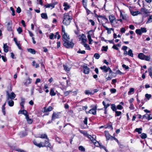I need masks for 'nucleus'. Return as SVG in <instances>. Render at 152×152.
I'll use <instances>...</instances> for the list:
<instances>
[{"mask_svg": "<svg viewBox=\"0 0 152 152\" xmlns=\"http://www.w3.org/2000/svg\"><path fill=\"white\" fill-rule=\"evenodd\" d=\"M141 11L145 14H147L149 12L148 10L144 8H142L141 9Z\"/></svg>", "mask_w": 152, "mask_h": 152, "instance_id": "nucleus-32", "label": "nucleus"}, {"mask_svg": "<svg viewBox=\"0 0 152 152\" xmlns=\"http://www.w3.org/2000/svg\"><path fill=\"white\" fill-rule=\"evenodd\" d=\"M53 110V108L51 106H49L48 107H45L43 109V112H47Z\"/></svg>", "mask_w": 152, "mask_h": 152, "instance_id": "nucleus-13", "label": "nucleus"}, {"mask_svg": "<svg viewBox=\"0 0 152 152\" xmlns=\"http://www.w3.org/2000/svg\"><path fill=\"white\" fill-rule=\"evenodd\" d=\"M115 116H118L120 115L121 114V111H115Z\"/></svg>", "mask_w": 152, "mask_h": 152, "instance_id": "nucleus-44", "label": "nucleus"}, {"mask_svg": "<svg viewBox=\"0 0 152 152\" xmlns=\"http://www.w3.org/2000/svg\"><path fill=\"white\" fill-rule=\"evenodd\" d=\"M8 46L7 45L6 43L4 44L3 48L4 51L5 53H7L8 51Z\"/></svg>", "mask_w": 152, "mask_h": 152, "instance_id": "nucleus-22", "label": "nucleus"}, {"mask_svg": "<svg viewBox=\"0 0 152 152\" xmlns=\"http://www.w3.org/2000/svg\"><path fill=\"white\" fill-rule=\"evenodd\" d=\"M41 17L45 19H47L48 18V17L46 13H42L41 14Z\"/></svg>", "mask_w": 152, "mask_h": 152, "instance_id": "nucleus-26", "label": "nucleus"}, {"mask_svg": "<svg viewBox=\"0 0 152 152\" xmlns=\"http://www.w3.org/2000/svg\"><path fill=\"white\" fill-rule=\"evenodd\" d=\"M70 39L69 36L63 39V40L64 42L63 45L67 48H72L74 47V44L72 41H69Z\"/></svg>", "mask_w": 152, "mask_h": 152, "instance_id": "nucleus-1", "label": "nucleus"}, {"mask_svg": "<svg viewBox=\"0 0 152 152\" xmlns=\"http://www.w3.org/2000/svg\"><path fill=\"white\" fill-rule=\"evenodd\" d=\"M83 36H84V38H82V41L83 43H84L86 41V38L84 36V34H83Z\"/></svg>", "mask_w": 152, "mask_h": 152, "instance_id": "nucleus-59", "label": "nucleus"}, {"mask_svg": "<svg viewBox=\"0 0 152 152\" xmlns=\"http://www.w3.org/2000/svg\"><path fill=\"white\" fill-rule=\"evenodd\" d=\"M10 10L12 12V15L13 16H14L15 15V11L14 9V8L12 7H10Z\"/></svg>", "mask_w": 152, "mask_h": 152, "instance_id": "nucleus-56", "label": "nucleus"}, {"mask_svg": "<svg viewBox=\"0 0 152 152\" xmlns=\"http://www.w3.org/2000/svg\"><path fill=\"white\" fill-rule=\"evenodd\" d=\"M27 135V134L25 132V133L24 132H22L20 133V137H23L24 136H26Z\"/></svg>", "mask_w": 152, "mask_h": 152, "instance_id": "nucleus-64", "label": "nucleus"}, {"mask_svg": "<svg viewBox=\"0 0 152 152\" xmlns=\"http://www.w3.org/2000/svg\"><path fill=\"white\" fill-rule=\"evenodd\" d=\"M63 6L64 7V10H66L70 8V6L66 2H64L63 4Z\"/></svg>", "mask_w": 152, "mask_h": 152, "instance_id": "nucleus-20", "label": "nucleus"}, {"mask_svg": "<svg viewBox=\"0 0 152 152\" xmlns=\"http://www.w3.org/2000/svg\"><path fill=\"white\" fill-rule=\"evenodd\" d=\"M59 113H53L52 117V121H53L56 118H59Z\"/></svg>", "mask_w": 152, "mask_h": 152, "instance_id": "nucleus-10", "label": "nucleus"}, {"mask_svg": "<svg viewBox=\"0 0 152 152\" xmlns=\"http://www.w3.org/2000/svg\"><path fill=\"white\" fill-rule=\"evenodd\" d=\"M12 99L9 100H7L8 102V104L9 105L10 107H12L13 106L14 104V102L12 100Z\"/></svg>", "mask_w": 152, "mask_h": 152, "instance_id": "nucleus-24", "label": "nucleus"}, {"mask_svg": "<svg viewBox=\"0 0 152 152\" xmlns=\"http://www.w3.org/2000/svg\"><path fill=\"white\" fill-rule=\"evenodd\" d=\"M145 55L142 53H139L138 56V58L140 59L144 60L145 59Z\"/></svg>", "mask_w": 152, "mask_h": 152, "instance_id": "nucleus-19", "label": "nucleus"}, {"mask_svg": "<svg viewBox=\"0 0 152 152\" xmlns=\"http://www.w3.org/2000/svg\"><path fill=\"white\" fill-rule=\"evenodd\" d=\"M109 18L110 22L112 23L115 19V18L113 16L110 15L109 16Z\"/></svg>", "mask_w": 152, "mask_h": 152, "instance_id": "nucleus-25", "label": "nucleus"}, {"mask_svg": "<svg viewBox=\"0 0 152 152\" xmlns=\"http://www.w3.org/2000/svg\"><path fill=\"white\" fill-rule=\"evenodd\" d=\"M145 97L148 100L151 97V94H146L145 95Z\"/></svg>", "mask_w": 152, "mask_h": 152, "instance_id": "nucleus-61", "label": "nucleus"}, {"mask_svg": "<svg viewBox=\"0 0 152 152\" xmlns=\"http://www.w3.org/2000/svg\"><path fill=\"white\" fill-rule=\"evenodd\" d=\"M134 89L133 88H130L129 91L128 92V94L130 95L132 94V92H134Z\"/></svg>", "mask_w": 152, "mask_h": 152, "instance_id": "nucleus-50", "label": "nucleus"}, {"mask_svg": "<svg viewBox=\"0 0 152 152\" xmlns=\"http://www.w3.org/2000/svg\"><path fill=\"white\" fill-rule=\"evenodd\" d=\"M144 58L145 59L144 60H145L146 61H149L150 60V58L148 56L145 55Z\"/></svg>", "mask_w": 152, "mask_h": 152, "instance_id": "nucleus-62", "label": "nucleus"}, {"mask_svg": "<svg viewBox=\"0 0 152 152\" xmlns=\"http://www.w3.org/2000/svg\"><path fill=\"white\" fill-rule=\"evenodd\" d=\"M50 94L51 96H54L56 95V93L55 92L53 89L51 88L50 91Z\"/></svg>", "mask_w": 152, "mask_h": 152, "instance_id": "nucleus-31", "label": "nucleus"}, {"mask_svg": "<svg viewBox=\"0 0 152 152\" xmlns=\"http://www.w3.org/2000/svg\"><path fill=\"white\" fill-rule=\"evenodd\" d=\"M6 104V102H5L4 104L3 105L2 107V113L3 114L5 115V106Z\"/></svg>", "mask_w": 152, "mask_h": 152, "instance_id": "nucleus-30", "label": "nucleus"}, {"mask_svg": "<svg viewBox=\"0 0 152 152\" xmlns=\"http://www.w3.org/2000/svg\"><path fill=\"white\" fill-rule=\"evenodd\" d=\"M140 137L142 139H144L147 137V135L145 134L142 133L141 134Z\"/></svg>", "mask_w": 152, "mask_h": 152, "instance_id": "nucleus-49", "label": "nucleus"}, {"mask_svg": "<svg viewBox=\"0 0 152 152\" xmlns=\"http://www.w3.org/2000/svg\"><path fill=\"white\" fill-rule=\"evenodd\" d=\"M72 19V17L69 15L68 14H65L63 17L62 22L64 25L68 26L70 24Z\"/></svg>", "mask_w": 152, "mask_h": 152, "instance_id": "nucleus-2", "label": "nucleus"}, {"mask_svg": "<svg viewBox=\"0 0 152 152\" xmlns=\"http://www.w3.org/2000/svg\"><path fill=\"white\" fill-rule=\"evenodd\" d=\"M12 22L11 21L8 22L7 23V30L9 31H12Z\"/></svg>", "mask_w": 152, "mask_h": 152, "instance_id": "nucleus-12", "label": "nucleus"}, {"mask_svg": "<svg viewBox=\"0 0 152 152\" xmlns=\"http://www.w3.org/2000/svg\"><path fill=\"white\" fill-rule=\"evenodd\" d=\"M32 65L34 66L35 68H37L39 67V64H37L36 63L35 61H33L32 62Z\"/></svg>", "mask_w": 152, "mask_h": 152, "instance_id": "nucleus-29", "label": "nucleus"}, {"mask_svg": "<svg viewBox=\"0 0 152 152\" xmlns=\"http://www.w3.org/2000/svg\"><path fill=\"white\" fill-rule=\"evenodd\" d=\"M54 35L53 34L50 33L49 36V38L51 39H53L54 38Z\"/></svg>", "mask_w": 152, "mask_h": 152, "instance_id": "nucleus-51", "label": "nucleus"}, {"mask_svg": "<svg viewBox=\"0 0 152 152\" xmlns=\"http://www.w3.org/2000/svg\"><path fill=\"white\" fill-rule=\"evenodd\" d=\"M47 140H45V141L44 144L43 145H45L46 146L45 147H50L51 145L50 143H49V138L46 139Z\"/></svg>", "mask_w": 152, "mask_h": 152, "instance_id": "nucleus-14", "label": "nucleus"}, {"mask_svg": "<svg viewBox=\"0 0 152 152\" xmlns=\"http://www.w3.org/2000/svg\"><path fill=\"white\" fill-rule=\"evenodd\" d=\"M17 31L18 32V33L19 34L21 33L23 31L22 28L20 27H19L18 28H17Z\"/></svg>", "mask_w": 152, "mask_h": 152, "instance_id": "nucleus-57", "label": "nucleus"}, {"mask_svg": "<svg viewBox=\"0 0 152 152\" xmlns=\"http://www.w3.org/2000/svg\"><path fill=\"white\" fill-rule=\"evenodd\" d=\"M128 55L131 57H133V54L132 53V51L131 49H130L128 50Z\"/></svg>", "mask_w": 152, "mask_h": 152, "instance_id": "nucleus-33", "label": "nucleus"}, {"mask_svg": "<svg viewBox=\"0 0 152 152\" xmlns=\"http://www.w3.org/2000/svg\"><path fill=\"white\" fill-rule=\"evenodd\" d=\"M62 38L63 39L66 38L67 37H68V35H67V34L65 32V29L64 28V26H62Z\"/></svg>", "mask_w": 152, "mask_h": 152, "instance_id": "nucleus-7", "label": "nucleus"}, {"mask_svg": "<svg viewBox=\"0 0 152 152\" xmlns=\"http://www.w3.org/2000/svg\"><path fill=\"white\" fill-rule=\"evenodd\" d=\"M110 91L111 93H114L116 92V90L115 88H111L110 89Z\"/></svg>", "mask_w": 152, "mask_h": 152, "instance_id": "nucleus-63", "label": "nucleus"}, {"mask_svg": "<svg viewBox=\"0 0 152 152\" xmlns=\"http://www.w3.org/2000/svg\"><path fill=\"white\" fill-rule=\"evenodd\" d=\"M26 118L28 123L29 124H31L32 123L33 120L32 119L29 118L28 115H27Z\"/></svg>", "mask_w": 152, "mask_h": 152, "instance_id": "nucleus-21", "label": "nucleus"}, {"mask_svg": "<svg viewBox=\"0 0 152 152\" xmlns=\"http://www.w3.org/2000/svg\"><path fill=\"white\" fill-rule=\"evenodd\" d=\"M64 70L66 71H69L70 70V68H69L67 65L64 64L63 65Z\"/></svg>", "mask_w": 152, "mask_h": 152, "instance_id": "nucleus-46", "label": "nucleus"}, {"mask_svg": "<svg viewBox=\"0 0 152 152\" xmlns=\"http://www.w3.org/2000/svg\"><path fill=\"white\" fill-rule=\"evenodd\" d=\"M69 82V80H66V82L67 83V85L66 86L63 85L62 84H61V89L62 90H64L65 89H66V88L68 87L69 86L68 85V83Z\"/></svg>", "mask_w": 152, "mask_h": 152, "instance_id": "nucleus-23", "label": "nucleus"}, {"mask_svg": "<svg viewBox=\"0 0 152 152\" xmlns=\"http://www.w3.org/2000/svg\"><path fill=\"white\" fill-rule=\"evenodd\" d=\"M79 150L82 151L84 152L85 151V149L82 146H80L78 148Z\"/></svg>", "mask_w": 152, "mask_h": 152, "instance_id": "nucleus-40", "label": "nucleus"}, {"mask_svg": "<svg viewBox=\"0 0 152 152\" xmlns=\"http://www.w3.org/2000/svg\"><path fill=\"white\" fill-rule=\"evenodd\" d=\"M111 108L113 111H116V107L114 104H112L111 105Z\"/></svg>", "mask_w": 152, "mask_h": 152, "instance_id": "nucleus-37", "label": "nucleus"}, {"mask_svg": "<svg viewBox=\"0 0 152 152\" xmlns=\"http://www.w3.org/2000/svg\"><path fill=\"white\" fill-rule=\"evenodd\" d=\"M77 53L81 54H85L86 53V52L85 50H84L81 51L80 49L79 50L77 51Z\"/></svg>", "mask_w": 152, "mask_h": 152, "instance_id": "nucleus-53", "label": "nucleus"}, {"mask_svg": "<svg viewBox=\"0 0 152 152\" xmlns=\"http://www.w3.org/2000/svg\"><path fill=\"white\" fill-rule=\"evenodd\" d=\"M28 52L33 54H35L36 53L35 50L33 49L29 48L28 49Z\"/></svg>", "mask_w": 152, "mask_h": 152, "instance_id": "nucleus-28", "label": "nucleus"}, {"mask_svg": "<svg viewBox=\"0 0 152 152\" xmlns=\"http://www.w3.org/2000/svg\"><path fill=\"white\" fill-rule=\"evenodd\" d=\"M83 72L85 74H88L89 73V69L86 66V65H84L83 66Z\"/></svg>", "mask_w": 152, "mask_h": 152, "instance_id": "nucleus-8", "label": "nucleus"}, {"mask_svg": "<svg viewBox=\"0 0 152 152\" xmlns=\"http://www.w3.org/2000/svg\"><path fill=\"white\" fill-rule=\"evenodd\" d=\"M33 142L35 145L40 148L41 147H44L45 146H46L45 145H43L42 142H41L38 143L35 140H34L33 141Z\"/></svg>", "mask_w": 152, "mask_h": 152, "instance_id": "nucleus-9", "label": "nucleus"}, {"mask_svg": "<svg viewBox=\"0 0 152 152\" xmlns=\"http://www.w3.org/2000/svg\"><path fill=\"white\" fill-rule=\"evenodd\" d=\"M99 55L97 53H95L94 55V57L96 59H98L100 57Z\"/></svg>", "mask_w": 152, "mask_h": 152, "instance_id": "nucleus-52", "label": "nucleus"}, {"mask_svg": "<svg viewBox=\"0 0 152 152\" xmlns=\"http://www.w3.org/2000/svg\"><path fill=\"white\" fill-rule=\"evenodd\" d=\"M135 32L137 34L140 35H141L142 34V33L140 29H137L135 31Z\"/></svg>", "mask_w": 152, "mask_h": 152, "instance_id": "nucleus-36", "label": "nucleus"}, {"mask_svg": "<svg viewBox=\"0 0 152 152\" xmlns=\"http://www.w3.org/2000/svg\"><path fill=\"white\" fill-rule=\"evenodd\" d=\"M58 3L57 2H54L50 4H48L45 5V6L46 8H51V9H52L54 8L55 6Z\"/></svg>", "mask_w": 152, "mask_h": 152, "instance_id": "nucleus-5", "label": "nucleus"}, {"mask_svg": "<svg viewBox=\"0 0 152 152\" xmlns=\"http://www.w3.org/2000/svg\"><path fill=\"white\" fill-rule=\"evenodd\" d=\"M120 16L122 17V18L123 20H127L128 19V18L127 16L126 15H123L121 12Z\"/></svg>", "mask_w": 152, "mask_h": 152, "instance_id": "nucleus-27", "label": "nucleus"}, {"mask_svg": "<svg viewBox=\"0 0 152 152\" xmlns=\"http://www.w3.org/2000/svg\"><path fill=\"white\" fill-rule=\"evenodd\" d=\"M84 46L87 48V50H90L91 48L90 47L89 45L86 44H84Z\"/></svg>", "mask_w": 152, "mask_h": 152, "instance_id": "nucleus-55", "label": "nucleus"}, {"mask_svg": "<svg viewBox=\"0 0 152 152\" xmlns=\"http://www.w3.org/2000/svg\"><path fill=\"white\" fill-rule=\"evenodd\" d=\"M152 22V15H150L148 18V20L146 22L147 23H149Z\"/></svg>", "mask_w": 152, "mask_h": 152, "instance_id": "nucleus-38", "label": "nucleus"}, {"mask_svg": "<svg viewBox=\"0 0 152 152\" xmlns=\"http://www.w3.org/2000/svg\"><path fill=\"white\" fill-rule=\"evenodd\" d=\"M9 91H7L6 93L7 98V100H9L10 99H13L16 96V95L13 92H12L10 94L9 93Z\"/></svg>", "mask_w": 152, "mask_h": 152, "instance_id": "nucleus-3", "label": "nucleus"}, {"mask_svg": "<svg viewBox=\"0 0 152 152\" xmlns=\"http://www.w3.org/2000/svg\"><path fill=\"white\" fill-rule=\"evenodd\" d=\"M22 114L24 115L26 117V116H27V115H28L27 112L26 110H19L18 112V114Z\"/></svg>", "mask_w": 152, "mask_h": 152, "instance_id": "nucleus-15", "label": "nucleus"}, {"mask_svg": "<svg viewBox=\"0 0 152 152\" xmlns=\"http://www.w3.org/2000/svg\"><path fill=\"white\" fill-rule=\"evenodd\" d=\"M31 79L28 78V79H27L26 82L24 83V85L26 86H27L28 85L31 83Z\"/></svg>", "mask_w": 152, "mask_h": 152, "instance_id": "nucleus-17", "label": "nucleus"}, {"mask_svg": "<svg viewBox=\"0 0 152 152\" xmlns=\"http://www.w3.org/2000/svg\"><path fill=\"white\" fill-rule=\"evenodd\" d=\"M142 33H145L147 32L146 28L145 27H141L140 28Z\"/></svg>", "mask_w": 152, "mask_h": 152, "instance_id": "nucleus-42", "label": "nucleus"}, {"mask_svg": "<svg viewBox=\"0 0 152 152\" xmlns=\"http://www.w3.org/2000/svg\"><path fill=\"white\" fill-rule=\"evenodd\" d=\"M92 142L94 143V145L96 146H98V145H100L99 142L96 141V140L95 141H94V142Z\"/></svg>", "mask_w": 152, "mask_h": 152, "instance_id": "nucleus-58", "label": "nucleus"}, {"mask_svg": "<svg viewBox=\"0 0 152 152\" xmlns=\"http://www.w3.org/2000/svg\"><path fill=\"white\" fill-rule=\"evenodd\" d=\"M104 133L107 140H113L114 137L111 136L109 134L108 131H105L104 132Z\"/></svg>", "mask_w": 152, "mask_h": 152, "instance_id": "nucleus-4", "label": "nucleus"}, {"mask_svg": "<svg viewBox=\"0 0 152 152\" xmlns=\"http://www.w3.org/2000/svg\"><path fill=\"white\" fill-rule=\"evenodd\" d=\"M21 102L20 103V105H24V104L25 102V99L23 97H21Z\"/></svg>", "mask_w": 152, "mask_h": 152, "instance_id": "nucleus-45", "label": "nucleus"}, {"mask_svg": "<svg viewBox=\"0 0 152 152\" xmlns=\"http://www.w3.org/2000/svg\"><path fill=\"white\" fill-rule=\"evenodd\" d=\"M40 137L43 139H48L47 135L45 134H42Z\"/></svg>", "mask_w": 152, "mask_h": 152, "instance_id": "nucleus-47", "label": "nucleus"}, {"mask_svg": "<svg viewBox=\"0 0 152 152\" xmlns=\"http://www.w3.org/2000/svg\"><path fill=\"white\" fill-rule=\"evenodd\" d=\"M102 25L105 28L106 30H107V33L108 34H110L111 33V31L113 30V28H108L105 26L104 25L103 23H102Z\"/></svg>", "mask_w": 152, "mask_h": 152, "instance_id": "nucleus-16", "label": "nucleus"}, {"mask_svg": "<svg viewBox=\"0 0 152 152\" xmlns=\"http://www.w3.org/2000/svg\"><path fill=\"white\" fill-rule=\"evenodd\" d=\"M100 68L103 70V72H107L108 71V67H107L106 66L104 65L102 66H101Z\"/></svg>", "mask_w": 152, "mask_h": 152, "instance_id": "nucleus-18", "label": "nucleus"}, {"mask_svg": "<svg viewBox=\"0 0 152 152\" xmlns=\"http://www.w3.org/2000/svg\"><path fill=\"white\" fill-rule=\"evenodd\" d=\"M85 93L86 94V95H88V94H90V95H93L94 94V93H93L92 92H91L89 90H86L85 91Z\"/></svg>", "mask_w": 152, "mask_h": 152, "instance_id": "nucleus-41", "label": "nucleus"}, {"mask_svg": "<svg viewBox=\"0 0 152 152\" xmlns=\"http://www.w3.org/2000/svg\"><path fill=\"white\" fill-rule=\"evenodd\" d=\"M72 91L71 90L66 91L64 92V94L65 96H68Z\"/></svg>", "mask_w": 152, "mask_h": 152, "instance_id": "nucleus-35", "label": "nucleus"}, {"mask_svg": "<svg viewBox=\"0 0 152 152\" xmlns=\"http://www.w3.org/2000/svg\"><path fill=\"white\" fill-rule=\"evenodd\" d=\"M102 21V22H104L105 23H107L108 22V19L106 17H105Z\"/></svg>", "mask_w": 152, "mask_h": 152, "instance_id": "nucleus-54", "label": "nucleus"}, {"mask_svg": "<svg viewBox=\"0 0 152 152\" xmlns=\"http://www.w3.org/2000/svg\"><path fill=\"white\" fill-rule=\"evenodd\" d=\"M82 1L83 7L84 8H86V7H87V0H82Z\"/></svg>", "mask_w": 152, "mask_h": 152, "instance_id": "nucleus-34", "label": "nucleus"}, {"mask_svg": "<svg viewBox=\"0 0 152 152\" xmlns=\"http://www.w3.org/2000/svg\"><path fill=\"white\" fill-rule=\"evenodd\" d=\"M97 109V107L96 106L92 109L88 111V113H89L92 114L94 115H95L96 114V110Z\"/></svg>", "mask_w": 152, "mask_h": 152, "instance_id": "nucleus-11", "label": "nucleus"}, {"mask_svg": "<svg viewBox=\"0 0 152 152\" xmlns=\"http://www.w3.org/2000/svg\"><path fill=\"white\" fill-rule=\"evenodd\" d=\"M148 72L149 73V75L152 78V68L151 67L149 68L148 69Z\"/></svg>", "mask_w": 152, "mask_h": 152, "instance_id": "nucleus-39", "label": "nucleus"}, {"mask_svg": "<svg viewBox=\"0 0 152 152\" xmlns=\"http://www.w3.org/2000/svg\"><path fill=\"white\" fill-rule=\"evenodd\" d=\"M16 44L18 47L19 49L20 50H22L21 46L20 44V42H18Z\"/></svg>", "mask_w": 152, "mask_h": 152, "instance_id": "nucleus-60", "label": "nucleus"}, {"mask_svg": "<svg viewBox=\"0 0 152 152\" xmlns=\"http://www.w3.org/2000/svg\"><path fill=\"white\" fill-rule=\"evenodd\" d=\"M96 16L98 18L97 19L98 21L99 22H100V20L98 18H101L102 19L101 20H102L105 17L104 16L100 15H96Z\"/></svg>", "mask_w": 152, "mask_h": 152, "instance_id": "nucleus-48", "label": "nucleus"}, {"mask_svg": "<svg viewBox=\"0 0 152 152\" xmlns=\"http://www.w3.org/2000/svg\"><path fill=\"white\" fill-rule=\"evenodd\" d=\"M142 129L141 128H136L135 129L136 132H138L139 134L141 133V131Z\"/></svg>", "mask_w": 152, "mask_h": 152, "instance_id": "nucleus-43", "label": "nucleus"}, {"mask_svg": "<svg viewBox=\"0 0 152 152\" xmlns=\"http://www.w3.org/2000/svg\"><path fill=\"white\" fill-rule=\"evenodd\" d=\"M86 135L87 137L89 139H90L92 142H94V141H95V139L96 138V136L95 135H93L91 136L90 135L88 134L87 133H86Z\"/></svg>", "mask_w": 152, "mask_h": 152, "instance_id": "nucleus-6", "label": "nucleus"}]
</instances>
